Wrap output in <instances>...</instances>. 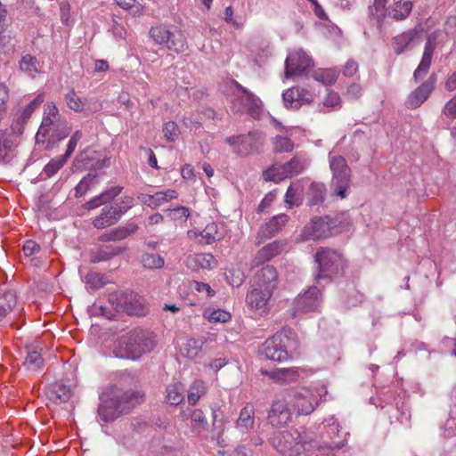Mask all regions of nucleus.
<instances>
[{"label": "nucleus", "instance_id": "nucleus-51", "mask_svg": "<svg viewBox=\"0 0 456 456\" xmlns=\"http://www.w3.org/2000/svg\"><path fill=\"white\" fill-rule=\"evenodd\" d=\"M96 182V175L93 174H88L86 175L76 186V196L80 197L84 195L92 185H94Z\"/></svg>", "mask_w": 456, "mask_h": 456}, {"label": "nucleus", "instance_id": "nucleus-53", "mask_svg": "<svg viewBox=\"0 0 456 456\" xmlns=\"http://www.w3.org/2000/svg\"><path fill=\"white\" fill-rule=\"evenodd\" d=\"M20 68L22 71H25L28 74H33L37 71V60L36 57L26 54L22 57L20 62Z\"/></svg>", "mask_w": 456, "mask_h": 456}, {"label": "nucleus", "instance_id": "nucleus-9", "mask_svg": "<svg viewBox=\"0 0 456 456\" xmlns=\"http://www.w3.org/2000/svg\"><path fill=\"white\" fill-rule=\"evenodd\" d=\"M289 403L297 415H309L320 404L321 398L313 390L302 388L289 395Z\"/></svg>", "mask_w": 456, "mask_h": 456}, {"label": "nucleus", "instance_id": "nucleus-10", "mask_svg": "<svg viewBox=\"0 0 456 456\" xmlns=\"http://www.w3.org/2000/svg\"><path fill=\"white\" fill-rule=\"evenodd\" d=\"M332 221L329 217H314L302 230L297 240H320L331 235Z\"/></svg>", "mask_w": 456, "mask_h": 456}, {"label": "nucleus", "instance_id": "nucleus-24", "mask_svg": "<svg viewBox=\"0 0 456 456\" xmlns=\"http://www.w3.org/2000/svg\"><path fill=\"white\" fill-rule=\"evenodd\" d=\"M16 139L13 131H0V160L9 161L17 145Z\"/></svg>", "mask_w": 456, "mask_h": 456}, {"label": "nucleus", "instance_id": "nucleus-13", "mask_svg": "<svg viewBox=\"0 0 456 456\" xmlns=\"http://www.w3.org/2000/svg\"><path fill=\"white\" fill-rule=\"evenodd\" d=\"M312 65V59L304 51L290 53L285 61V76L291 77L300 75Z\"/></svg>", "mask_w": 456, "mask_h": 456}, {"label": "nucleus", "instance_id": "nucleus-36", "mask_svg": "<svg viewBox=\"0 0 456 456\" xmlns=\"http://www.w3.org/2000/svg\"><path fill=\"white\" fill-rule=\"evenodd\" d=\"M26 350L27 355L23 362V366L28 371L30 372L40 371L45 365V361L41 354L30 347H26Z\"/></svg>", "mask_w": 456, "mask_h": 456}, {"label": "nucleus", "instance_id": "nucleus-40", "mask_svg": "<svg viewBox=\"0 0 456 456\" xmlns=\"http://www.w3.org/2000/svg\"><path fill=\"white\" fill-rule=\"evenodd\" d=\"M133 232L126 227L119 226L107 231L98 237L100 242L116 241L127 238Z\"/></svg>", "mask_w": 456, "mask_h": 456}, {"label": "nucleus", "instance_id": "nucleus-41", "mask_svg": "<svg viewBox=\"0 0 456 456\" xmlns=\"http://www.w3.org/2000/svg\"><path fill=\"white\" fill-rule=\"evenodd\" d=\"M338 77V71L336 69H318L313 73L314 79L325 86L334 84Z\"/></svg>", "mask_w": 456, "mask_h": 456}, {"label": "nucleus", "instance_id": "nucleus-31", "mask_svg": "<svg viewBox=\"0 0 456 456\" xmlns=\"http://www.w3.org/2000/svg\"><path fill=\"white\" fill-rule=\"evenodd\" d=\"M126 251V248L123 246H106L94 252L91 256L93 263L108 261L116 256L122 255Z\"/></svg>", "mask_w": 456, "mask_h": 456}, {"label": "nucleus", "instance_id": "nucleus-64", "mask_svg": "<svg viewBox=\"0 0 456 456\" xmlns=\"http://www.w3.org/2000/svg\"><path fill=\"white\" fill-rule=\"evenodd\" d=\"M444 113L449 118H456V96L452 97L444 106Z\"/></svg>", "mask_w": 456, "mask_h": 456}, {"label": "nucleus", "instance_id": "nucleus-33", "mask_svg": "<svg viewBox=\"0 0 456 456\" xmlns=\"http://www.w3.org/2000/svg\"><path fill=\"white\" fill-rule=\"evenodd\" d=\"M412 6L411 0H395L388 9V15L396 20H404L411 12Z\"/></svg>", "mask_w": 456, "mask_h": 456}, {"label": "nucleus", "instance_id": "nucleus-56", "mask_svg": "<svg viewBox=\"0 0 456 456\" xmlns=\"http://www.w3.org/2000/svg\"><path fill=\"white\" fill-rule=\"evenodd\" d=\"M164 136L169 141H175L179 134V128L175 122L168 121L163 126Z\"/></svg>", "mask_w": 456, "mask_h": 456}, {"label": "nucleus", "instance_id": "nucleus-3", "mask_svg": "<svg viewBox=\"0 0 456 456\" xmlns=\"http://www.w3.org/2000/svg\"><path fill=\"white\" fill-rule=\"evenodd\" d=\"M271 444L283 456H299L320 449L309 436L297 431L276 432L271 437Z\"/></svg>", "mask_w": 456, "mask_h": 456}, {"label": "nucleus", "instance_id": "nucleus-49", "mask_svg": "<svg viewBox=\"0 0 456 456\" xmlns=\"http://www.w3.org/2000/svg\"><path fill=\"white\" fill-rule=\"evenodd\" d=\"M64 155L52 159L45 167L44 173L47 177L54 175L67 162Z\"/></svg>", "mask_w": 456, "mask_h": 456}, {"label": "nucleus", "instance_id": "nucleus-34", "mask_svg": "<svg viewBox=\"0 0 456 456\" xmlns=\"http://www.w3.org/2000/svg\"><path fill=\"white\" fill-rule=\"evenodd\" d=\"M268 375L273 380L281 384H287L297 380L299 374L296 369H277L270 372H264Z\"/></svg>", "mask_w": 456, "mask_h": 456}, {"label": "nucleus", "instance_id": "nucleus-12", "mask_svg": "<svg viewBox=\"0 0 456 456\" xmlns=\"http://www.w3.org/2000/svg\"><path fill=\"white\" fill-rule=\"evenodd\" d=\"M261 354L269 360L283 362L289 358L287 346L283 342L282 334L276 333L266 339L261 346Z\"/></svg>", "mask_w": 456, "mask_h": 456}, {"label": "nucleus", "instance_id": "nucleus-19", "mask_svg": "<svg viewBox=\"0 0 456 456\" xmlns=\"http://www.w3.org/2000/svg\"><path fill=\"white\" fill-rule=\"evenodd\" d=\"M420 42V37L417 28L404 31L395 36L392 40V48L396 54H401L412 48Z\"/></svg>", "mask_w": 456, "mask_h": 456}, {"label": "nucleus", "instance_id": "nucleus-8", "mask_svg": "<svg viewBox=\"0 0 456 456\" xmlns=\"http://www.w3.org/2000/svg\"><path fill=\"white\" fill-rule=\"evenodd\" d=\"M109 300L129 315L143 316L148 312L145 299L137 293L116 292L110 295Z\"/></svg>", "mask_w": 456, "mask_h": 456}, {"label": "nucleus", "instance_id": "nucleus-20", "mask_svg": "<svg viewBox=\"0 0 456 456\" xmlns=\"http://www.w3.org/2000/svg\"><path fill=\"white\" fill-rule=\"evenodd\" d=\"M282 98L287 108L299 109L302 104L313 102V95L306 90L299 87H291L286 90Z\"/></svg>", "mask_w": 456, "mask_h": 456}, {"label": "nucleus", "instance_id": "nucleus-60", "mask_svg": "<svg viewBox=\"0 0 456 456\" xmlns=\"http://www.w3.org/2000/svg\"><path fill=\"white\" fill-rule=\"evenodd\" d=\"M32 115L31 108H27L26 106L24 108L20 109L15 117V123L17 125L23 126L25 125L28 120L30 118Z\"/></svg>", "mask_w": 456, "mask_h": 456}, {"label": "nucleus", "instance_id": "nucleus-55", "mask_svg": "<svg viewBox=\"0 0 456 456\" xmlns=\"http://www.w3.org/2000/svg\"><path fill=\"white\" fill-rule=\"evenodd\" d=\"M340 103L341 99L339 94L333 91H329L322 102V106L323 108H328V110H336L340 107Z\"/></svg>", "mask_w": 456, "mask_h": 456}, {"label": "nucleus", "instance_id": "nucleus-39", "mask_svg": "<svg viewBox=\"0 0 456 456\" xmlns=\"http://www.w3.org/2000/svg\"><path fill=\"white\" fill-rule=\"evenodd\" d=\"M305 159L300 156H294L289 161L281 166L286 177L300 174L305 168Z\"/></svg>", "mask_w": 456, "mask_h": 456}, {"label": "nucleus", "instance_id": "nucleus-7", "mask_svg": "<svg viewBox=\"0 0 456 456\" xmlns=\"http://www.w3.org/2000/svg\"><path fill=\"white\" fill-rule=\"evenodd\" d=\"M329 164L332 172L331 187L334 194L344 199L350 185L351 169L346 159L340 155L330 156Z\"/></svg>", "mask_w": 456, "mask_h": 456}, {"label": "nucleus", "instance_id": "nucleus-18", "mask_svg": "<svg viewBox=\"0 0 456 456\" xmlns=\"http://www.w3.org/2000/svg\"><path fill=\"white\" fill-rule=\"evenodd\" d=\"M178 198V192L175 190L168 189L157 191L154 194L139 193L137 199L144 205L152 209H156L164 203H167Z\"/></svg>", "mask_w": 456, "mask_h": 456}, {"label": "nucleus", "instance_id": "nucleus-30", "mask_svg": "<svg viewBox=\"0 0 456 456\" xmlns=\"http://www.w3.org/2000/svg\"><path fill=\"white\" fill-rule=\"evenodd\" d=\"M119 216L113 207H105L102 209L99 216L94 218L92 224L96 229H103L115 224Z\"/></svg>", "mask_w": 456, "mask_h": 456}, {"label": "nucleus", "instance_id": "nucleus-6", "mask_svg": "<svg viewBox=\"0 0 456 456\" xmlns=\"http://www.w3.org/2000/svg\"><path fill=\"white\" fill-rule=\"evenodd\" d=\"M150 36L157 45H164L175 53H183L187 49V40L183 33L174 28L171 30L165 25H157L150 29Z\"/></svg>", "mask_w": 456, "mask_h": 456}, {"label": "nucleus", "instance_id": "nucleus-57", "mask_svg": "<svg viewBox=\"0 0 456 456\" xmlns=\"http://www.w3.org/2000/svg\"><path fill=\"white\" fill-rule=\"evenodd\" d=\"M208 319L211 322H227L231 320V314L224 310L217 309L212 311L208 315Z\"/></svg>", "mask_w": 456, "mask_h": 456}, {"label": "nucleus", "instance_id": "nucleus-58", "mask_svg": "<svg viewBox=\"0 0 456 456\" xmlns=\"http://www.w3.org/2000/svg\"><path fill=\"white\" fill-rule=\"evenodd\" d=\"M191 288L195 289L197 292L200 294H204L207 297H211L215 296V290L209 286V284L193 281L191 283Z\"/></svg>", "mask_w": 456, "mask_h": 456}, {"label": "nucleus", "instance_id": "nucleus-37", "mask_svg": "<svg viewBox=\"0 0 456 456\" xmlns=\"http://www.w3.org/2000/svg\"><path fill=\"white\" fill-rule=\"evenodd\" d=\"M205 342V339L187 338L181 346L180 353L183 356L193 359L200 354Z\"/></svg>", "mask_w": 456, "mask_h": 456}, {"label": "nucleus", "instance_id": "nucleus-48", "mask_svg": "<svg viewBox=\"0 0 456 456\" xmlns=\"http://www.w3.org/2000/svg\"><path fill=\"white\" fill-rule=\"evenodd\" d=\"M273 149L276 153L291 152L294 149L292 141L285 136L276 135L272 139Z\"/></svg>", "mask_w": 456, "mask_h": 456}, {"label": "nucleus", "instance_id": "nucleus-63", "mask_svg": "<svg viewBox=\"0 0 456 456\" xmlns=\"http://www.w3.org/2000/svg\"><path fill=\"white\" fill-rule=\"evenodd\" d=\"M216 456H248V452L244 445H239L232 452L218 451Z\"/></svg>", "mask_w": 456, "mask_h": 456}, {"label": "nucleus", "instance_id": "nucleus-29", "mask_svg": "<svg viewBox=\"0 0 456 456\" xmlns=\"http://www.w3.org/2000/svg\"><path fill=\"white\" fill-rule=\"evenodd\" d=\"M255 424V409L251 404H246L240 411L236 421V428L241 433H247Z\"/></svg>", "mask_w": 456, "mask_h": 456}, {"label": "nucleus", "instance_id": "nucleus-25", "mask_svg": "<svg viewBox=\"0 0 456 456\" xmlns=\"http://www.w3.org/2000/svg\"><path fill=\"white\" fill-rule=\"evenodd\" d=\"M144 393L142 391L128 390L118 397L117 403L119 412L128 411L136 404L142 403Z\"/></svg>", "mask_w": 456, "mask_h": 456}, {"label": "nucleus", "instance_id": "nucleus-45", "mask_svg": "<svg viewBox=\"0 0 456 456\" xmlns=\"http://www.w3.org/2000/svg\"><path fill=\"white\" fill-rule=\"evenodd\" d=\"M169 218L175 225H183L191 216V209L187 207L179 206L172 209H168Z\"/></svg>", "mask_w": 456, "mask_h": 456}, {"label": "nucleus", "instance_id": "nucleus-32", "mask_svg": "<svg viewBox=\"0 0 456 456\" xmlns=\"http://www.w3.org/2000/svg\"><path fill=\"white\" fill-rule=\"evenodd\" d=\"M191 430L199 436L208 430L207 417L200 409H195L191 413Z\"/></svg>", "mask_w": 456, "mask_h": 456}, {"label": "nucleus", "instance_id": "nucleus-21", "mask_svg": "<svg viewBox=\"0 0 456 456\" xmlns=\"http://www.w3.org/2000/svg\"><path fill=\"white\" fill-rule=\"evenodd\" d=\"M435 80L429 78L416 88L407 98L406 107L408 109H416L419 107L430 95L434 90Z\"/></svg>", "mask_w": 456, "mask_h": 456}, {"label": "nucleus", "instance_id": "nucleus-35", "mask_svg": "<svg viewBox=\"0 0 456 456\" xmlns=\"http://www.w3.org/2000/svg\"><path fill=\"white\" fill-rule=\"evenodd\" d=\"M17 305V297L13 291L0 294V322L5 320Z\"/></svg>", "mask_w": 456, "mask_h": 456}, {"label": "nucleus", "instance_id": "nucleus-2", "mask_svg": "<svg viewBox=\"0 0 456 456\" xmlns=\"http://www.w3.org/2000/svg\"><path fill=\"white\" fill-rule=\"evenodd\" d=\"M70 132L71 127L61 117L57 106L53 102L45 104L42 122L36 134V142L44 143L47 140L49 142L55 143L65 139Z\"/></svg>", "mask_w": 456, "mask_h": 456}, {"label": "nucleus", "instance_id": "nucleus-42", "mask_svg": "<svg viewBox=\"0 0 456 456\" xmlns=\"http://www.w3.org/2000/svg\"><path fill=\"white\" fill-rule=\"evenodd\" d=\"M206 384L202 380H194L188 389V403L191 405H195L199 402L200 397L206 394Z\"/></svg>", "mask_w": 456, "mask_h": 456}, {"label": "nucleus", "instance_id": "nucleus-61", "mask_svg": "<svg viewBox=\"0 0 456 456\" xmlns=\"http://www.w3.org/2000/svg\"><path fill=\"white\" fill-rule=\"evenodd\" d=\"M98 413L101 419H102L105 422L113 421L118 416L117 411H111L110 412H109V408L105 405H101L99 407Z\"/></svg>", "mask_w": 456, "mask_h": 456}, {"label": "nucleus", "instance_id": "nucleus-14", "mask_svg": "<svg viewBox=\"0 0 456 456\" xmlns=\"http://www.w3.org/2000/svg\"><path fill=\"white\" fill-rule=\"evenodd\" d=\"M292 412L289 401L277 399L273 401L268 412L269 423L273 427H283L291 420Z\"/></svg>", "mask_w": 456, "mask_h": 456}, {"label": "nucleus", "instance_id": "nucleus-47", "mask_svg": "<svg viewBox=\"0 0 456 456\" xmlns=\"http://www.w3.org/2000/svg\"><path fill=\"white\" fill-rule=\"evenodd\" d=\"M326 188L323 183H313L309 188L308 202L310 205H316L324 200Z\"/></svg>", "mask_w": 456, "mask_h": 456}, {"label": "nucleus", "instance_id": "nucleus-43", "mask_svg": "<svg viewBox=\"0 0 456 456\" xmlns=\"http://www.w3.org/2000/svg\"><path fill=\"white\" fill-rule=\"evenodd\" d=\"M141 264L147 269H161L165 265V259L159 254L144 252L141 256Z\"/></svg>", "mask_w": 456, "mask_h": 456}, {"label": "nucleus", "instance_id": "nucleus-46", "mask_svg": "<svg viewBox=\"0 0 456 456\" xmlns=\"http://www.w3.org/2000/svg\"><path fill=\"white\" fill-rule=\"evenodd\" d=\"M65 101H66L68 107L70 110H72L76 112H81V111L85 110L86 100L85 98L78 96L77 94L74 90H70L65 95Z\"/></svg>", "mask_w": 456, "mask_h": 456}, {"label": "nucleus", "instance_id": "nucleus-38", "mask_svg": "<svg viewBox=\"0 0 456 456\" xmlns=\"http://www.w3.org/2000/svg\"><path fill=\"white\" fill-rule=\"evenodd\" d=\"M166 402L170 405H178L184 400V388L181 383H173L166 389Z\"/></svg>", "mask_w": 456, "mask_h": 456}, {"label": "nucleus", "instance_id": "nucleus-62", "mask_svg": "<svg viewBox=\"0 0 456 456\" xmlns=\"http://www.w3.org/2000/svg\"><path fill=\"white\" fill-rule=\"evenodd\" d=\"M22 249L26 256H31L39 253L40 246L35 240H28L25 241Z\"/></svg>", "mask_w": 456, "mask_h": 456}, {"label": "nucleus", "instance_id": "nucleus-5", "mask_svg": "<svg viewBox=\"0 0 456 456\" xmlns=\"http://www.w3.org/2000/svg\"><path fill=\"white\" fill-rule=\"evenodd\" d=\"M315 262L318 264L319 273L316 280L331 277L345 268V260L342 254L330 248L321 247L315 253Z\"/></svg>", "mask_w": 456, "mask_h": 456}, {"label": "nucleus", "instance_id": "nucleus-28", "mask_svg": "<svg viewBox=\"0 0 456 456\" xmlns=\"http://www.w3.org/2000/svg\"><path fill=\"white\" fill-rule=\"evenodd\" d=\"M46 395L53 403L59 404L69 400L71 390L69 387L64 384L53 383L48 387Z\"/></svg>", "mask_w": 456, "mask_h": 456}, {"label": "nucleus", "instance_id": "nucleus-17", "mask_svg": "<svg viewBox=\"0 0 456 456\" xmlns=\"http://www.w3.org/2000/svg\"><path fill=\"white\" fill-rule=\"evenodd\" d=\"M289 220V217L287 215L280 214L262 224L257 232V243L260 244L265 240L273 237L276 233L282 230Z\"/></svg>", "mask_w": 456, "mask_h": 456}, {"label": "nucleus", "instance_id": "nucleus-44", "mask_svg": "<svg viewBox=\"0 0 456 456\" xmlns=\"http://www.w3.org/2000/svg\"><path fill=\"white\" fill-rule=\"evenodd\" d=\"M98 152L94 151L86 150L80 152L74 160V167L77 169H89L91 170L93 166L92 163L95 160V157Z\"/></svg>", "mask_w": 456, "mask_h": 456}, {"label": "nucleus", "instance_id": "nucleus-26", "mask_svg": "<svg viewBox=\"0 0 456 456\" xmlns=\"http://www.w3.org/2000/svg\"><path fill=\"white\" fill-rule=\"evenodd\" d=\"M272 295L269 290L254 286V289L247 295L246 302L251 309L259 310L266 305Z\"/></svg>", "mask_w": 456, "mask_h": 456}, {"label": "nucleus", "instance_id": "nucleus-22", "mask_svg": "<svg viewBox=\"0 0 456 456\" xmlns=\"http://www.w3.org/2000/svg\"><path fill=\"white\" fill-rule=\"evenodd\" d=\"M186 265L192 270H212L217 265V261L210 253H197L187 257Z\"/></svg>", "mask_w": 456, "mask_h": 456}, {"label": "nucleus", "instance_id": "nucleus-23", "mask_svg": "<svg viewBox=\"0 0 456 456\" xmlns=\"http://www.w3.org/2000/svg\"><path fill=\"white\" fill-rule=\"evenodd\" d=\"M188 236L190 238L199 236L200 242L204 244H212L213 242L221 240L224 238V232L219 229L216 223H210L208 224L199 234H197L196 232L188 231Z\"/></svg>", "mask_w": 456, "mask_h": 456}, {"label": "nucleus", "instance_id": "nucleus-11", "mask_svg": "<svg viewBox=\"0 0 456 456\" xmlns=\"http://www.w3.org/2000/svg\"><path fill=\"white\" fill-rule=\"evenodd\" d=\"M286 240H275L257 250L250 262L251 268L259 267L287 251Z\"/></svg>", "mask_w": 456, "mask_h": 456}, {"label": "nucleus", "instance_id": "nucleus-16", "mask_svg": "<svg viewBox=\"0 0 456 456\" xmlns=\"http://www.w3.org/2000/svg\"><path fill=\"white\" fill-rule=\"evenodd\" d=\"M278 283V271L273 265H263L254 275V286L260 287L264 290H269L272 294L277 288Z\"/></svg>", "mask_w": 456, "mask_h": 456}, {"label": "nucleus", "instance_id": "nucleus-54", "mask_svg": "<svg viewBox=\"0 0 456 456\" xmlns=\"http://www.w3.org/2000/svg\"><path fill=\"white\" fill-rule=\"evenodd\" d=\"M104 277L99 273L90 272L85 277V281L87 286L93 289H97L104 286Z\"/></svg>", "mask_w": 456, "mask_h": 456}, {"label": "nucleus", "instance_id": "nucleus-52", "mask_svg": "<svg viewBox=\"0 0 456 456\" xmlns=\"http://www.w3.org/2000/svg\"><path fill=\"white\" fill-rule=\"evenodd\" d=\"M134 205V198L126 195L120 198V200L116 203V206L113 207V208L116 210L118 216L121 217L125 213H126L130 208H132Z\"/></svg>", "mask_w": 456, "mask_h": 456}, {"label": "nucleus", "instance_id": "nucleus-59", "mask_svg": "<svg viewBox=\"0 0 456 456\" xmlns=\"http://www.w3.org/2000/svg\"><path fill=\"white\" fill-rule=\"evenodd\" d=\"M250 139L251 133L248 134L226 137L225 142L231 146L234 147V150L237 151V150L240 148V142H248Z\"/></svg>", "mask_w": 456, "mask_h": 456}, {"label": "nucleus", "instance_id": "nucleus-27", "mask_svg": "<svg viewBox=\"0 0 456 456\" xmlns=\"http://www.w3.org/2000/svg\"><path fill=\"white\" fill-rule=\"evenodd\" d=\"M434 50V45L428 40L425 45L421 61L413 73V77L416 82L423 78L428 74L431 65Z\"/></svg>", "mask_w": 456, "mask_h": 456}, {"label": "nucleus", "instance_id": "nucleus-15", "mask_svg": "<svg viewBox=\"0 0 456 456\" xmlns=\"http://www.w3.org/2000/svg\"><path fill=\"white\" fill-rule=\"evenodd\" d=\"M322 301L321 292L317 287H311L299 294L294 300L296 313H307L314 311Z\"/></svg>", "mask_w": 456, "mask_h": 456}, {"label": "nucleus", "instance_id": "nucleus-4", "mask_svg": "<svg viewBox=\"0 0 456 456\" xmlns=\"http://www.w3.org/2000/svg\"><path fill=\"white\" fill-rule=\"evenodd\" d=\"M236 90L232 94L231 110L233 113H246L255 119L260 118L263 111L261 99L236 80H232Z\"/></svg>", "mask_w": 456, "mask_h": 456}, {"label": "nucleus", "instance_id": "nucleus-1", "mask_svg": "<svg viewBox=\"0 0 456 456\" xmlns=\"http://www.w3.org/2000/svg\"><path fill=\"white\" fill-rule=\"evenodd\" d=\"M154 346L155 336L153 333L137 328L118 338L113 354L118 358L135 361L144 354L151 352Z\"/></svg>", "mask_w": 456, "mask_h": 456}, {"label": "nucleus", "instance_id": "nucleus-50", "mask_svg": "<svg viewBox=\"0 0 456 456\" xmlns=\"http://www.w3.org/2000/svg\"><path fill=\"white\" fill-rule=\"evenodd\" d=\"M263 177L265 181H273L275 183H279L286 178L281 166H273L267 170H265L263 172Z\"/></svg>", "mask_w": 456, "mask_h": 456}]
</instances>
